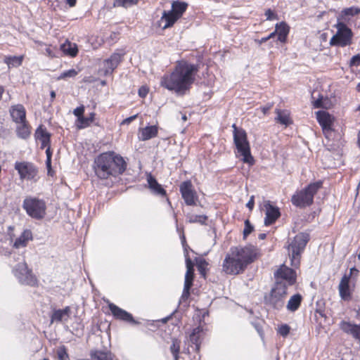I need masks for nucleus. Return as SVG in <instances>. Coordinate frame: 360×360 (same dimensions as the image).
Returning a JSON list of instances; mask_svg holds the SVG:
<instances>
[{
    "mask_svg": "<svg viewBox=\"0 0 360 360\" xmlns=\"http://www.w3.org/2000/svg\"><path fill=\"white\" fill-rule=\"evenodd\" d=\"M199 70V65L186 61H179L169 75L162 77L160 84L178 95H184L195 82V76Z\"/></svg>",
    "mask_w": 360,
    "mask_h": 360,
    "instance_id": "f257e3e1",
    "label": "nucleus"
},
{
    "mask_svg": "<svg viewBox=\"0 0 360 360\" xmlns=\"http://www.w3.org/2000/svg\"><path fill=\"white\" fill-rule=\"evenodd\" d=\"M127 164L124 159L113 151L98 155L94 161L93 169L96 176L100 179H108L122 174L127 169Z\"/></svg>",
    "mask_w": 360,
    "mask_h": 360,
    "instance_id": "f03ea898",
    "label": "nucleus"
},
{
    "mask_svg": "<svg viewBox=\"0 0 360 360\" xmlns=\"http://www.w3.org/2000/svg\"><path fill=\"white\" fill-rule=\"evenodd\" d=\"M233 129V143L237 150V153L243 157V162L250 165L255 163V160L251 155L250 146L248 139V135L245 129L236 127L235 124L232 125Z\"/></svg>",
    "mask_w": 360,
    "mask_h": 360,
    "instance_id": "7ed1b4c3",
    "label": "nucleus"
},
{
    "mask_svg": "<svg viewBox=\"0 0 360 360\" xmlns=\"http://www.w3.org/2000/svg\"><path fill=\"white\" fill-rule=\"evenodd\" d=\"M323 181L319 180L309 184L304 189L296 192L291 198V202L293 205L304 208L311 205L314 202V197L322 188Z\"/></svg>",
    "mask_w": 360,
    "mask_h": 360,
    "instance_id": "20e7f679",
    "label": "nucleus"
},
{
    "mask_svg": "<svg viewBox=\"0 0 360 360\" xmlns=\"http://www.w3.org/2000/svg\"><path fill=\"white\" fill-rule=\"evenodd\" d=\"M309 240L310 236L309 233H299L288 245L292 266L297 268L300 266L301 255Z\"/></svg>",
    "mask_w": 360,
    "mask_h": 360,
    "instance_id": "39448f33",
    "label": "nucleus"
},
{
    "mask_svg": "<svg viewBox=\"0 0 360 360\" xmlns=\"http://www.w3.org/2000/svg\"><path fill=\"white\" fill-rule=\"evenodd\" d=\"M287 285L282 282H275L269 295L264 296V302L276 310H281L285 304V299L288 294Z\"/></svg>",
    "mask_w": 360,
    "mask_h": 360,
    "instance_id": "423d86ee",
    "label": "nucleus"
},
{
    "mask_svg": "<svg viewBox=\"0 0 360 360\" xmlns=\"http://www.w3.org/2000/svg\"><path fill=\"white\" fill-rule=\"evenodd\" d=\"M22 208L30 217L40 220L46 215V204L42 199L27 196L23 200Z\"/></svg>",
    "mask_w": 360,
    "mask_h": 360,
    "instance_id": "0eeeda50",
    "label": "nucleus"
},
{
    "mask_svg": "<svg viewBox=\"0 0 360 360\" xmlns=\"http://www.w3.org/2000/svg\"><path fill=\"white\" fill-rule=\"evenodd\" d=\"M337 33L330 40L331 46L345 47L352 44L353 37L352 31L343 22H338L336 25Z\"/></svg>",
    "mask_w": 360,
    "mask_h": 360,
    "instance_id": "6e6552de",
    "label": "nucleus"
},
{
    "mask_svg": "<svg viewBox=\"0 0 360 360\" xmlns=\"http://www.w3.org/2000/svg\"><path fill=\"white\" fill-rule=\"evenodd\" d=\"M13 274L21 284L34 286L37 283L36 277L25 262L17 264L13 269Z\"/></svg>",
    "mask_w": 360,
    "mask_h": 360,
    "instance_id": "1a4fd4ad",
    "label": "nucleus"
},
{
    "mask_svg": "<svg viewBox=\"0 0 360 360\" xmlns=\"http://www.w3.org/2000/svg\"><path fill=\"white\" fill-rule=\"evenodd\" d=\"M230 251L243 264L245 269L256 258V250L254 246L233 247Z\"/></svg>",
    "mask_w": 360,
    "mask_h": 360,
    "instance_id": "9d476101",
    "label": "nucleus"
},
{
    "mask_svg": "<svg viewBox=\"0 0 360 360\" xmlns=\"http://www.w3.org/2000/svg\"><path fill=\"white\" fill-rule=\"evenodd\" d=\"M274 277L276 282L283 283L285 285H287V288L289 286L293 285L296 283L297 279L295 271L285 264L281 265L274 272Z\"/></svg>",
    "mask_w": 360,
    "mask_h": 360,
    "instance_id": "9b49d317",
    "label": "nucleus"
},
{
    "mask_svg": "<svg viewBox=\"0 0 360 360\" xmlns=\"http://www.w3.org/2000/svg\"><path fill=\"white\" fill-rule=\"evenodd\" d=\"M14 168L18 172L20 179L22 180H32L38 173L37 167L30 162H16Z\"/></svg>",
    "mask_w": 360,
    "mask_h": 360,
    "instance_id": "f8f14e48",
    "label": "nucleus"
},
{
    "mask_svg": "<svg viewBox=\"0 0 360 360\" xmlns=\"http://www.w3.org/2000/svg\"><path fill=\"white\" fill-rule=\"evenodd\" d=\"M243 264L231 253L226 255L223 262V270L228 274L237 275L245 271Z\"/></svg>",
    "mask_w": 360,
    "mask_h": 360,
    "instance_id": "ddd939ff",
    "label": "nucleus"
},
{
    "mask_svg": "<svg viewBox=\"0 0 360 360\" xmlns=\"http://www.w3.org/2000/svg\"><path fill=\"white\" fill-rule=\"evenodd\" d=\"M179 189L182 198L187 205H195V200L198 196L196 192L193 189V185L191 181H183L180 185Z\"/></svg>",
    "mask_w": 360,
    "mask_h": 360,
    "instance_id": "4468645a",
    "label": "nucleus"
},
{
    "mask_svg": "<svg viewBox=\"0 0 360 360\" xmlns=\"http://www.w3.org/2000/svg\"><path fill=\"white\" fill-rule=\"evenodd\" d=\"M108 307L115 319L129 323L133 325H137L140 323L139 321L134 319L131 314L117 307L115 304H109Z\"/></svg>",
    "mask_w": 360,
    "mask_h": 360,
    "instance_id": "2eb2a0df",
    "label": "nucleus"
},
{
    "mask_svg": "<svg viewBox=\"0 0 360 360\" xmlns=\"http://www.w3.org/2000/svg\"><path fill=\"white\" fill-rule=\"evenodd\" d=\"M265 214L264 225L270 226L276 222V221L281 217L280 209L275 205H273L269 200L265 202Z\"/></svg>",
    "mask_w": 360,
    "mask_h": 360,
    "instance_id": "dca6fc26",
    "label": "nucleus"
},
{
    "mask_svg": "<svg viewBox=\"0 0 360 360\" xmlns=\"http://www.w3.org/2000/svg\"><path fill=\"white\" fill-rule=\"evenodd\" d=\"M340 328L345 333L360 342V325L352 323L349 321H342L340 323Z\"/></svg>",
    "mask_w": 360,
    "mask_h": 360,
    "instance_id": "f3484780",
    "label": "nucleus"
},
{
    "mask_svg": "<svg viewBox=\"0 0 360 360\" xmlns=\"http://www.w3.org/2000/svg\"><path fill=\"white\" fill-rule=\"evenodd\" d=\"M123 55L115 53L103 62L105 75L111 74L122 60Z\"/></svg>",
    "mask_w": 360,
    "mask_h": 360,
    "instance_id": "a211bd4d",
    "label": "nucleus"
},
{
    "mask_svg": "<svg viewBox=\"0 0 360 360\" xmlns=\"http://www.w3.org/2000/svg\"><path fill=\"white\" fill-rule=\"evenodd\" d=\"M10 114L12 120L15 123H21L26 121V111L22 105L18 104L11 106Z\"/></svg>",
    "mask_w": 360,
    "mask_h": 360,
    "instance_id": "6ab92c4d",
    "label": "nucleus"
},
{
    "mask_svg": "<svg viewBox=\"0 0 360 360\" xmlns=\"http://www.w3.org/2000/svg\"><path fill=\"white\" fill-rule=\"evenodd\" d=\"M34 136L36 139L41 141V148L44 149L51 143V134L48 132L46 128L40 125L35 131Z\"/></svg>",
    "mask_w": 360,
    "mask_h": 360,
    "instance_id": "aec40b11",
    "label": "nucleus"
},
{
    "mask_svg": "<svg viewBox=\"0 0 360 360\" xmlns=\"http://www.w3.org/2000/svg\"><path fill=\"white\" fill-rule=\"evenodd\" d=\"M147 182L148 184V188L154 194L160 196L166 195V191L163 188L162 185L158 182L156 179L151 174L147 175Z\"/></svg>",
    "mask_w": 360,
    "mask_h": 360,
    "instance_id": "412c9836",
    "label": "nucleus"
},
{
    "mask_svg": "<svg viewBox=\"0 0 360 360\" xmlns=\"http://www.w3.org/2000/svg\"><path fill=\"white\" fill-rule=\"evenodd\" d=\"M71 309L70 307H65L63 309H55L51 316V322H61L67 321L70 316Z\"/></svg>",
    "mask_w": 360,
    "mask_h": 360,
    "instance_id": "4be33fe9",
    "label": "nucleus"
},
{
    "mask_svg": "<svg viewBox=\"0 0 360 360\" xmlns=\"http://www.w3.org/2000/svg\"><path fill=\"white\" fill-rule=\"evenodd\" d=\"M275 30L277 32V40L282 43H285L290 32V27L285 22L282 21L276 24Z\"/></svg>",
    "mask_w": 360,
    "mask_h": 360,
    "instance_id": "5701e85b",
    "label": "nucleus"
},
{
    "mask_svg": "<svg viewBox=\"0 0 360 360\" xmlns=\"http://www.w3.org/2000/svg\"><path fill=\"white\" fill-rule=\"evenodd\" d=\"M32 240V231L29 229H25L21 235L17 238L14 242L13 248H20L27 246L29 240Z\"/></svg>",
    "mask_w": 360,
    "mask_h": 360,
    "instance_id": "b1692460",
    "label": "nucleus"
},
{
    "mask_svg": "<svg viewBox=\"0 0 360 360\" xmlns=\"http://www.w3.org/2000/svg\"><path fill=\"white\" fill-rule=\"evenodd\" d=\"M317 120L321 126L323 130H330L331 129V117L328 112L325 111H319L316 113Z\"/></svg>",
    "mask_w": 360,
    "mask_h": 360,
    "instance_id": "393cba45",
    "label": "nucleus"
},
{
    "mask_svg": "<svg viewBox=\"0 0 360 360\" xmlns=\"http://www.w3.org/2000/svg\"><path fill=\"white\" fill-rule=\"evenodd\" d=\"M140 131L141 135L139 139L141 141H147L157 136L158 129L157 126L152 125L140 129Z\"/></svg>",
    "mask_w": 360,
    "mask_h": 360,
    "instance_id": "a878e982",
    "label": "nucleus"
},
{
    "mask_svg": "<svg viewBox=\"0 0 360 360\" xmlns=\"http://www.w3.org/2000/svg\"><path fill=\"white\" fill-rule=\"evenodd\" d=\"M186 272L185 275L184 283L193 284L194 279V264L192 260L189 257L187 251L186 250Z\"/></svg>",
    "mask_w": 360,
    "mask_h": 360,
    "instance_id": "bb28decb",
    "label": "nucleus"
},
{
    "mask_svg": "<svg viewBox=\"0 0 360 360\" xmlns=\"http://www.w3.org/2000/svg\"><path fill=\"white\" fill-rule=\"evenodd\" d=\"M178 19L179 18L176 17V15L173 13L171 10L168 11H164L160 22H165V24L162 26V29L165 30L173 26V25L177 21Z\"/></svg>",
    "mask_w": 360,
    "mask_h": 360,
    "instance_id": "cd10ccee",
    "label": "nucleus"
},
{
    "mask_svg": "<svg viewBox=\"0 0 360 360\" xmlns=\"http://www.w3.org/2000/svg\"><path fill=\"white\" fill-rule=\"evenodd\" d=\"M202 332V328L201 326H198L193 329L191 333L189 336V341L192 345H194V350L196 352L200 351V334Z\"/></svg>",
    "mask_w": 360,
    "mask_h": 360,
    "instance_id": "c85d7f7f",
    "label": "nucleus"
},
{
    "mask_svg": "<svg viewBox=\"0 0 360 360\" xmlns=\"http://www.w3.org/2000/svg\"><path fill=\"white\" fill-rule=\"evenodd\" d=\"M61 51L68 56L75 57L78 53V48L76 44L72 43L68 40L60 45Z\"/></svg>",
    "mask_w": 360,
    "mask_h": 360,
    "instance_id": "c756f323",
    "label": "nucleus"
},
{
    "mask_svg": "<svg viewBox=\"0 0 360 360\" xmlns=\"http://www.w3.org/2000/svg\"><path fill=\"white\" fill-rule=\"evenodd\" d=\"M302 301V296L300 293L293 295L288 302L287 309L291 312L297 311L300 307Z\"/></svg>",
    "mask_w": 360,
    "mask_h": 360,
    "instance_id": "7c9ffc66",
    "label": "nucleus"
},
{
    "mask_svg": "<svg viewBox=\"0 0 360 360\" xmlns=\"http://www.w3.org/2000/svg\"><path fill=\"white\" fill-rule=\"evenodd\" d=\"M188 4L185 1H174L172 4L171 11L179 19L188 8Z\"/></svg>",
    "mask_w": 360,
    "mask_h": 360,
    "instance_id": "2f4dec72",
    "label": "nucleus"
},
{
    "mask_svg": "<svg viewBox=\"0 0 360 360\" xmlns=\"http://www.w3.org/2000/svg\"><path fill=\"white\" fill-rule=\"evenodd\" d=\"M20 124V125L16 128L17 136L20 139H26L30 136L31 133L30 126L27 121Z\"/></svg>",
    "mask_w": 360,
    "mask_h": 360,
    "instance_id": "473e14b6",
    "label": "nucleus"
},
{
    "mask_svg": "<svg viewBox=\"0 0 360 360\" xmlns=\"http://www.w3.org/2000/svg\"><path fill=\"white\" fill-rule=\"evenodd\" d=\"M91 356L93 360H113L110 352L96 350L91 353Z\"/></svg>",
    "mask_w": 360,
    "mask_h": 360,
    "instance_id": "72a5a7b5",
    "label": "nucleus"
},
{
    "mask_svg": "<svg viewBox=\"0 0 360 360\" xmlns=\"http://www.w3.org/2000/svg\"><path fill=\"white\" fill-rule=\"evenodd\" d=\"M276 112L277 114L276 120L278 123L285 126H288L290 124L289 114L286 111L276 109Z\"/></svg>",
    "mask_w": 360,
    "mask_h": 360,
    "instance_id": "f704fd0d",
    "label": "nucleus"
},
{
    "mask_svg": "<svg viewBox=\"0 0 360 360\" xmlns=\"http://www.w3.org/2000/svg\"><path fill=\"white\" fill-rule=\"evenodd\" d=\"M22 56H6L4 59V62L7 64L8 68L11 67H18L22 64Z\"/></svg>",
    "mask_w": 360,
    "mask_h": 360,
    "instance_id": "c9c22d12",
    "label": "nucleus"
},
{
    "mask_svg": "<svg viewBox=\"0 0 360 360\" xmlns=\"http://www.w3.org/2000/svg\"><path fill=\"white\" fill-rule=\"evenodd\" d=\"M338 288H339L340 296L343 300L348 301L351 299L349 284L339 285Z\"/></svg>",
    "mask_w": 360,
    "mask_h": 360,
    "instance_id": "e433bc0d",
    "label": "nucleus"
},
{
    "mask_svg": "<svg viewBox=\"0 0 360 360\" xmlns=\"http://www.w3.org/2000/svg\"><path fill=\"white\" fill-rule=\"evenodd\" d=\"M138 0H114L113 6L115 7L129 8L137 4Z\"/></svg>",
    "mask_w": 360,
    "mask_h": 360,
    "instance_id": "4c0bfd02",
    "label": "nucleus"
},
{
    "mask_svg": "<svg viewBox=\"0 0 360 360\" xmlns=\"http://www.w3.org/2000/svg\"><path fill=\"white\" fill-rule=\"evenodd\" d=\"M189 223H198L201 225H205L207 217L206 215H191L188 217Z\"/></svg>",
    "mask_w": 360,
    "mask_h": 360,
    "instance_id": "58836bf2",
    "label": "nucleus"
},
{
    "mask_svg": "<svg viewBox=\"0 0 360 360\" xmlns=\"http://www.w3.org/2000/svg\"><path fill=\"white\" fill-rule=\"evenodd\" d=\"M95 117V113L91 112L89 114V117H84L82 116V118L84 119L83 121H79V125L77 126L79 129L84 128L90 125V124L94 121Z\"/></svg>",
    "mask_w": 360,
    "mask_h": 360,
    "instance_id": "ea45409f",
    "label": "nucleus"
},
{
    "mask_svg": "<svg viewBox=\"0 0 360 360\" xmlns=\"http://www.w3.org/2000/svg\"><path fill=\"white\" fill-rule=\"evenodd\" d=\"M196 265L198 270L200 274L205 277V268L207 266L208 263L206 262L205 259L202 258H195Z\"/></svg>",
    "mask_w": 360,
    "mask_h": 360,
    "instance_id": "a19ab883",
    "label": "nucleus"
},
{
    "mask_svg": "<svg viewBox=\"0 0 360 360\" xmlns=\"http://www.w3.org/2000/svg\"><path fill=\"white\" fill-rule=\"evenodd\" d=\"M359 13H360V8H355V7H350V8H345L341 12V16L342 17L348 16V15L354 16V15H358Z\"/></svg>",
    "mask_w": 360,
    "mask_h": 360,
    "instance_id": "79ce46f5",
    "label": "nucleus"
},
{
    "mask_svg": "<svg viewBox=\"0 0 360 360\" xmlns=\"http://www.w3.org/2000/svg\"><path fill=\"white\" fill-rule=\"evenodd\" d=\"M244 224L243 238H246V237L254 231V226L250 223L249 219H246Z\"/></svg>",
    "mask_w": 360,
    "mask_h": 360,
    "instance_id": "37998d69",
    "label": "nucleus"
},
{
    "mask_svg": "<svg viewBox=\"0 0 360 360\" xmlns=\"http://www.w3.org/2000/svg\"><path fill=\"white\" fill-rule=\"evenodd\" d=\"M57 355L60 360H70L69 355L67 352L66 348L63 346L57 351Z\"/></svg>",
    "mask_w": 360,
    "mask_h": 360,
    "instance_id": "c03bdc74",
    "label": "nucleus"
},
{
    "mask_svg": "<svg viewBox=\"0 0 360 360\" xmlns=\"http://www.w3.org/2000/svg\"><path fill=\"white\" fill-rule=\"evenodd\" d=\"M84 106L83 105L76 108L73 110V114L75 116L77 117V121H83L82 116L84 115Z\"/></svg>",
    "mask_w": 360,
    "mask_h": 360,
    "instance_id": "a18cd8bd",
    "label": "nucleus"
},
{
    "mask_svg": "<svg viewBox=\"0 0 360 360\" xmlns=\"http://www.w3.org/2000/svg\"><path fill=\"white\" fill-rule=\"evenodd\" d=\"M77 75V72L75 69H70L66 71H64L59 76L58 79H65L67 77H75Z\"/></svg>",
    "mask_w": 360,
    "mask_h": 360,
    "instance_id": "49530a36",
    "label": "nucleus"
},
{
    "mask_svg": "<svg viewBox=\"0 0 360 360\" xmlns=\"http://www.w3.org/2000/svg\"><path fill=\"white\" fill-rule=\"evenodd\" d=\"M192 286H193V284H191V283H188L187 282H186V283H184V290H183V293L181 295L182 300H186V299L188 298V297L190 296V290Z\"/></svg>",
    "mask_w": 360,
    "mask_h": 360,
    "instance_id": "de8ad7c7",
    "label": "nucleus"
},
{
    "mask_svg": "<svg viewBox=\"0 0 360 360\" xmlns=\"http://www.w3.org/2000/svg\"><path fill=\"white\" fill-rule=\"evenodd\" d=\"M169 349H170V352L172 354L179 353L180 352V341L176 339H174L172 340V343L170 346Z\"/></svg>",
    "mask_w": 360,
    "mask_h": 360,
    "instance_id": "09e8293b",
    "label": "nucleus"
},
{
    "mask_svg": "<svg viewBox=\"0 0 360 360\" xmlns=\"http://www.w3.org/2000/svg\"><path fill=\"white\" fill-rule=\"evenodd\" d=\"M290 330V327L288 324H283L278 328V333L283 336L286 337Z\"/></svg>",
    "mask_w": 360,
    "mask_h": 360,
    "instance_id": "8fccbe9b",
    "label": "nucleus"
},
{
    "mask_svg": "<svg viewBox=\"0 0 360 360\" xmlns=\"http://www.w3.org/2000/svg\"><path fill=\"white\" fill-rule=\"evenodd\" d=\"M265 15L267 20H278V15L271 8H269L265 11Z\"/></svg>",
    "mask_w": 360,
    "mask_h": 360,
    "instance_id": "3c124183",
    "label": "nucleus"
},
{
    "mask_svg": "<svg viewBox=\"0 0 360 360\" xmlns=\"http://www.w3.org/2000/svg\"><path fill=\"white\" fill-rule=\"evenodd\" d=\"M360 64V54H356L352 57L350 60L351 66H358Z\"/></svg>",
    "mask_w": 360,
    "mask_h": 360,
    "instance_id": "603ef678",
    "label": "nucleus"
},
{
    "mask_svg": "<svg viewBox=\"0 0 360 360\" xmlns=\"http://www.w3.org/2000/svg\"><path fill=\"white\" fill-rule=\"evenodd\" d=\"M148 93V89L146 86H141L139 89V95L141 98H145Z\"/></svg>",
    "mask_w": 360,
    "mask_h": 360,
    "instance_id": "864d4df0",
    "label": "nucleus"
},
{
    "mask_svg": "<svg viewBox=\"0 0 360 360\" xmlns=\"http://www.w3.org/2000/svg\"><path fill=\"white\" fill-rule=\"evenodd\" d=\"M254 205H255V197L252 195V196L250 197V200L247 202L246 207L250 210H252V209L254 208Z\"/></svg>",
    "mask_w": 360,
    "mask_h": 360,
    "instance_id": "5fc2aeb1",
    "label": "nucleus"
},
{
    "mask_svg": "<svg viewBox=\"0 0 360 360\" xmlns=\"http://www.w3.org/2000/svg\"><path fill=\"white\" fill-rule=\"evenodd\" d=\"M46 168L48 169V174L52 176V169H51V158H46Z\"/></svg>",
    "mask_w": 360,
    "mask_h": 360,
    "instance_id": "6e6d98bb",
    "label": "nucleus"
},
{
    "mask_svg": "<svg viewBox=\"0 0 360 360\" xmlns=\"http://www.w3.org/2000/svg\"><path fill=\"white\" fill-rule=\"evenodd\" d=\"M138 115H132V116H130L126 119H124L122 124H129V123H131L133 120H134L136 117H137Z\"/></svg>",
    "mask_w": 360,
    "mask_h": 360,
    "instance_id": "4d7b16f0",
    "label": "nucleus"
},
{
    "mask_svg": "<svg viewBox=\"0 0 360 360\" xmlns=\"http://www.w3.org/2000/svg\"><path fill=\"white\" fill-rule=\"evenodd\" d=\"M349 279H350V275L349 276H347V275H344L340 282V284L339 285H346V284H349Z\"/></svg>",
    "mask_w": 360,
    "mask_h": 360,
    "instance_id": "13d9d810",
    "label": "nucleus"
},
{
    "mask_svg": "<svg viewBox=\"0 0 360 360\" xmlns=\"http://www.w3.org/2000/svg\"><path fill=\"white\" fill-rule=\"evenodd\" d=\"M46 147H47V148L46 150V158H49L51 159V158H52V151L51 150V146H50V145H49Z\"/></svg>",
    "mask_w": 360,
    "mask_h": 360,
    "instance_id": "bf43d9fd",
    "label": "nucleus"
},
{
    "mask_svg": "<svg viewBox=\"0 0 360 360\" xmlns=\"http://www.w3.org/2000/svg\"><path fill=\"white\" fill-rule=\"evenodd\" d=\"M271 105H266V106H264L262 108V110L264 112V114H266L269 110L271 109Z\"/></svg>",
    "mask_w": 360,
    "mask_h": 360,
    "instance_id": "052dcab7",
    "label": "nucleus"
},
{
    "mask_svg": "<svg viewBox=\"0 0 360 360\" xmlns=\"http://www.w3.org/2000/svg\"><path fill=\"white\" fill-rule=\"evenodd\" d=\"M67 4H68L70 7H73L77 4V0H66Z\"/></svg>",
    "mask_w": 360,
    "mask_h": 360,
    "instance_id": "680f3d73",
    "label": "nucleus"
},
{
    "mask_svg": "<svg viewBox=\"0 0 360 360\" xmlns=\"http://www.w3.org/2000/svg\"><path fill=\"white\" fill-rule=\"evenodd\" d=\"M277 35V32L276 31V30L271 32V34H269L266 37H268V40L272 39V38H274Z\"/></svg>",
    "mask_w": 360,
    "mask_h": 360,
    "instance_id": "e2e57ef3",
    "label": "nucleus"
},
{
    "mask_svg": "<svg viewBox=\"0 0 360 360\" xmlns=\"http://www.w3.org/2000/svg\"><path fill=\"white\" fill-rule=\"evenodd\" d=\"M268 41V37H262L261 39H259V40H256V41L259 44H262L266 41Z\"/></svg>",
    "mask_w": 360,
    "mask_h": 360,
    "instance_id": "0e129e2a",
    "label": "nucleus"
},
{
    "mask_svg": "<svg viewBox=\"0 0 360 360\" xmlns=\"http://www.w3.org/2000/svg\"><path fill=\"white\" fill-rule=\"evenodd\" d=\"M56 94L55 91H51V92H50L51 103H52L53 101V100L56 98Z\"/></svg>",
    "mask_w": 360,
    "mask_h": 360,
    "instance_id": "69168bd1",
    "label": "nucleus"
},
{
    "mask_svg": "<svg viewBox=\"0 0 360 360\" xmlns=\"http://www.w3.org/2000/svg\"><path fill=\"white\" fill-rule=\"evenodd\" d=\"M266 233H259V236H258V238H259V240H264V239H265V238H266Z\"/></svg>",
    "mask_w": 360,
    "mask_h": 360,
    "instance_id": "338daca9",
    "label": "nucleus"
},
{
    "mask_svg": "<svg viewBox=\"0 0 360 360\" xmlns=\"http://www.w3.org/2000/svg\"><path fill=\"white\" fill-rule=\"evenodd\" d=\"M321 101L320 100H317L314 103V106L316 108H321Z\"/></svg>",
    "mask_w": 360,
    "mask_h": 360,
    "instance_id": "774afa93",
    "label": "nucleus"
}]
</instances>
